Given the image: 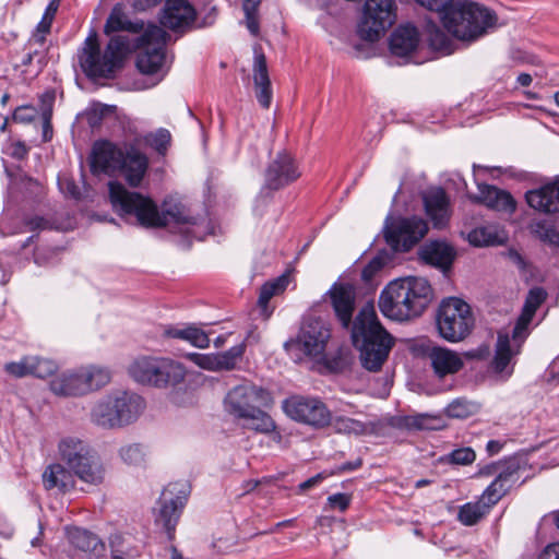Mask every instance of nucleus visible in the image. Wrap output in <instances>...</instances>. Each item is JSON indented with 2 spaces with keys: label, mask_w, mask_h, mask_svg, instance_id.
I'll return each instance as SVG.
<instances>
[{
  "label": "nucleus",
  "mask_w": 559,
  "mask_h": 559,
  "mask_svg": "<svg viewBox=\"0 0 559 559\" xmlns=\"http://www.w3.org/2000/svg\"><path fill=\"white\" fill-rule=\"evenodd\" d=\"M436 418L427 414L395 415L388 419V426L401 431L433 430Z\"/></svg>",
  "instance_id": "nucleus-35"
},
{
  "label": "nucleus",
  "mask_w": 559,
  "mask_h": 559,
  "mask_svg": "<svg viewBox=\"0 0 559 559\" xmlns=\"http://www.w3.org/2000/svg\"><path fill=\"white\" fill-rule=\"evenodd\" d=\"M285 414L295 421L314 429L330 426L332 414L319 397L294 395L283 403Z\"/></svg>",
  "instance_id": "nucleus-11"
},
{
  "label": "nucleus",
  "mask_w": 559,
  "mask_h": 559,
  "mask_svg": "<svg viewBox=\"0 0 559 559\" xmlns=\"http://www.w3.org/2000/svg\"><path fill=\"white\" fill-rule=\"evenodd\" d=\"M419 33L413 25H400L390 37V50L394 56L407 57L416 50Z\"/></svg>",
  "instance_id": "nucleus-30"
},
{
  "label": "nucleus",
  "mask_w": 559,
  "mask_h": 559,
  "mask_svg": "<svg viewBox=\"0 0 559 559\" xmlns=\"http://www.w3.org/2000/svg\"><path fill=\"white\" fill-rule=\"evenodd\" d=\"M300 175L295 158L287 152H280L266 168L264 187L280 190L296 181Z\"/></svg>",
  "instance_id": "nucleus-17"
},
{
  "label": "nucleus",
  "mask_w": 559,
  "mask_h": 559,
  "mask_svg": "<svg viewBox=\"0 0 559 559\" xmlns=\"http://www.w3.org/2000/svg\"><path fill=\"white\" fill-rule=\"evenodd\" d=\"M197 21V10L188 0H166L159 12V23L177 35L190 32Z\"/></svg>",
  "instance_id": "nucleus-15"
},
{
  "label": "nucleus",
  "mask_w": 559,
  "mask_h": 559,
  "mask_svg": "<svg viewBox=\"0 0 559 559\" xmlns=\"http://www.w3.org/2000/svg\"><path fill=\"white\" fill-rule=\"evenodd\" d=\"M530 231L538 239L550 245H559V233L548 219H535L528 226Z\"/></svg>",
  "instance_id": "nucleus-45"
},
{
  "label": "nucleus",
  "mask_w": 559,
  "mask_h": 559,
  "mask_svg": "<svg viewBox=\"0 0 559 559\" xmlns=\"http://www.w3.org/2000/svg\"><path fill=\"white\" fill-rule=\"evenodd\" d=\"M245 353V344H238L217 354L190 353L187 358L202 369L211 371L231 370Z\"/></svg>",
  "instance_id": "nucleus-19"
},
{
  "label": "nucleus",
  "mask_w": 559,
  "mask_h": 559,
  "mask_svg": "<svg viewBox=\"0 0 559 559\" xmlns=\"http://www.w3.org/2000/svg\"><path fill=\"white\" fill-rule=\"evenodd\" d=\"M546 292L540 287L532 288L525 299L524 307L521 316L519 317L513 331L512 338L518 341L519 338L525 340L528 335V324L533 320V317L539 306L546 299Z\"/></svg>",
  "instance_id": "nucleus-26"
},
{
  "label": "nucleus",
  "mask_w": 559,
  "mask_h": 559,
  "mask_svg": "<svg viewBox=\"0 0 559 559\" xmlns=\"http://www.w3.org/2000/svg\"><path fill=\"white\" fill-rule=\"evenodd\" d=\"M119 456L128 465L141 466L145 462L146 450L141 443H129L119 449Z\"/></svg>",
  "instance_id": "nucleus-48"
},
{
  "label": "nucleus",
  "mask_w": 559,
  "mask_h": 559,
  "mask_svg": "<svg viewBox=\"0 0 559 559\" xmlns=\"http://www.w3.org/2000/svg\"><path fill=\"white\" fill-rule=\"evenodd\" d=\"M110 556L127 554L132 555V550L136 548L126 543V537L120 533H115L109 536Z\"/></svg>",
  "instance_id": "nucleus-55"
},
{
  "label": "nucleus",
  "mask_w": 559,
  "mask_h": 559,
  "mask_svg": "<svg viewBox=\"0 0 559 559\" xmlns=\"http://www.w3.org/2000/svg\"><path fill=\"white\" fill-rule=\"evenodd\" d=\"M51 24H52L51 21H47V20H44V17H41L40 22L38 23V25L36 27V32L33 34L32 38L28 41V45L29 46L38 45L40 47L44 46L45 40H46V35L50 32Z\"/></svg>",
  "instance_id": "nucleus-58"
},
{
  "label": "nucleus",
  "mask_w": 559,
  "mask_h": 559,
  "mask_svg": "<svg viewBox=\"0 0 559 559\" xmlns=\"http://www.w3.org/2000/svg\"><path fill=\"white\" fill-rule=\"evenodd\" d=\"M123 151L106 140L95 142L91 156L92 171L95 174H112L118 171L119 167H121Z\"/></svg>",
  "instance_id": "nucleus-20"
},
{
  "label": "nucleus",
  "mask_w": 559,
  "mask_h": 559,
  "mask_svg": "<svg viewBox=\"0 0 559 559\" xmlns=\"http://www.w3.org/2000/svg\"><path fill=\"white\" fill-rule=\"evenodd\" d=\"M352 501V497L348 493H334L328 497V504L331 509L340 510L344 512L348 509Z\"/></svg>",
  "instance_id": "nucleus-59"
},
{
  "label": "nucleus",
  "mask_w": 559,
  "mask_h": 559,
  "mask_svg": "<svg viewBox=\"0 0 559 559\" xmlns=\"http://www.w3.org/2000/svg\"><path fill=\"white\" fill-rule=\"evenodd\" d=\"M114 403L121 427L134 421L145 407L144 400L140 395L129 392L114 395Z\"/></svg>",
  "instance_id": "nucleus-32"
},
{
  "label": "nucleus",
  "mask_w": 559,
  "mask_h": 559,
  "mask_svg": "<svg viewBox=\"0 0 559 559\" xmlns=\"http://www.w3.org/2000/svg\"><path fill=\"white\" fill-rule=\"evenodd\" d=\"M58 451L60 459L81 481L91 486H98L104 481L105 467L84 441L74 437L63 438L58 444Z\"/></svg>",
  "instance_id": "nucleus-6"
},
{
  "label": "nucleus",
  "mask_w": 559,
  "mask_h": 559,
  "mask_svg": "<svg viewBox=\"0 0 559 559\" xmlns=\"http://www.w3.org/2000/svg\"><path fill=\"white\" fill-rule=\"evenodd\" d=\"M50 391L58 396H81L86 393L81 368L66 371L49 383Z\"/></svg>",
  "instance_id": "nucleus-29"
},
{
  "label": "nucleus",
  "mask_w": 559,
  "mask_h": 559,
  "mask_svg": "<svg viewBox=\"0 0 559 559\" xmlns=\"http://www.w3.org/2000/svg\"><path fill=\"white\" fill-rule=\"evenodd\" d=\"M511 344V337L507 332H498L495 355L490 362L491 371L502 381L508 380L514 369V358L520 354L524 340L519 338Z\"/></svg>",
  "instance_id": "nucleus-16"
},
{
  "label": "nucleus",
  "mask_w": 559,
  "mask_h": 559,
  "mask_svg": "<svg viewBox=\"0 0 559 559\" xmlns=\"http://www.w3.org/2000/svg\"><path fill=\"white\" fill-rule=\"evenodd\" d=\"M520 462L516 459H508L504 469H501L491 484L479 497L491 509L519 480Z\"/></svg>",
  "instance_id": "nucleus-18"
},
{
  "label": "nucleus",
  "mask_w": 559,
  "mask_h": 559,
  "mask_svg": "<svg viewBox=\"0 0 559 559\" xmlns=\"http://www.w3.org/2000/svg\"><path fill=\"white\" fill-rule=\"evenodd\" d=\"M148 168V158L135 144L124 146L121 167L118 171L123 175L131 187H138Z\"/></svg>",
  "instance_id": "nucleus-21"
},
{
  "label": "nucleus",
  "mask_w": 559,
  "mask_h": 559,
  "mask_svg": "<svg viewBox=\"0 0 559 559\" xmlns=\"http://www.w3.org/2000/svg\"><path fill=\"white\" fill-rule=\"evenodd\" d=\"M262 0H242V10L245 12V24L250 34L257 37L260 33L259 5Z\"/></svg>",
  "instance_id": "nucleus-49"
},
{
  "label": "nucleus",
  "mask_w": 559,
  "mask_h": 559,
  "mask_svg": "<svg viewBox=\"0 0 559 559\" xmlns=\"http://www.w3.org/2000/svg\"><path fill=\"white\" fill-rule=\"evenodd\" d=\"M467 239L475 247H488L503 243L506 237L496 225H486L471 230Z\"/></svg>",
  "instance_id": "nucleus-40"
},
{
  "label": "nucleus",
  "mask_w": 559,
  "mask_h": 559,
  "mask_svg": "<svg viewBox=\"0 0 559 559\" xmlns=\"http://www.w3.org/2000/svg\"><path fill=\"white\" fill-rule=\"evenodd\" d=\"M37 116V109L32 105L19 106L12 116L14 122L31 123Z\"/></svg>",
  "instance_id": "nucleus-57"
},
{
  "label": "nucleus",
  "mask_w": 559,
  "mask_h": 559,
  "mask_svg": "<svg viewBox=\"0 0 559 559\" xmlns=\"http://www.w3.org/2000/svg\"><path fill=\"white\" fill-rule=\"evenodd\" d=\"M421 7L439 13L443 27L457 40L471 44L498 27L495 11L473 1L415 0Z\"/></svg>",
  "instance_id": "nucleus-2"
},
{
  "label": "nucleus",
  "mask_w": 559,
  "mask_h": 559,
  "mask_svg": "<svg viewBox=\"0 0 559 559\" xmlns=\"http://www.w3.org/2000/svg\"><path fill=\"white\" fill-rule=\"evenodd\" d=\"M289 283V275L283 274L277 278L266 282L260 289L258 304L260 307L265 308L271 298L285 290Z\"/></svg>",
  "instance_id": "nucleus-47"
},
{
  "label": "nucleus",
  "mask_w": 559,
  "mask_h": 559,
  "mask_svg": "<svg viewBox=\"0 0 559 559\" xmlns=\"http://www.w3.org/2000/svg\"><path fill=\"white\" fill-rule=\"evenodd\" d=\"M425 210L437 228L444 227L450 218V200L445 191L438 187L431 188L423 195Z\"/></svg>",
  "instance_id": "nucleus-22"
},
{
  "label": "nucleus",
  "mask_w": 559,
  "mask_h": 559,
  "mask_svg": "<svg viewBox=\"0 0 559 559\" xmlns=\"http://www.w3.org/2000/svg\"><path fill=\"white\" fill-rule=\"evenodd\" d=\"M157 388L177 385L185 381L187 370L180 362L169 357H160Z\"/></svg>",
  "instance_id": "nucleus-37"
},
{
  "label": "nucleus",
  "mask_w": 559,
  "mask_h": 559,
  "mask_svg": "<svg viewBox=\"0 0 559 559\" xmlns=\"http://www.w3.org/2000/svg\"><path fill=\"white\" fill-rule=\"evenodd\" d=\"M326 295L338 322L343 328L350 329L353 343L360 352L362 367L371 372L379 371L388 359L394 338L381 325L373 305H365L353 321L356 305L354 286L334 283Z\"/></svg>",
  "instance_id": "nucleus-1"
},
{
  "label": "nucleus",
  "mask_w": 559,
  "mask_h": 559,
  "mask_svg": "<svg viewBox=\"0 0 559 559\" xmlns=\"http://www.w3.org/2000/svg\"><path fill=\"white\" fill-rule=\"evenodd\" d=\"M160 1L162 0H127L131 8L136 12L147 11L159 4Z\"/></svg>",
  "instance_id": "nucleus-62"
},
{
  "label": "nucleus",
  "mask_w": 559,
  "mask_h": 559,
  "mask_svg": "<svg viewBox=\"0 0 559 559\" xmlns=\"http://www.w3.org/2000/svg\"><path fill=\"white\" fill-rule=\"evenodd\" d=\"M428 357L435 373L439 378H444L448 374H454L464 366V361L460 354L445 347H432L428 353Z\"/></svg>",
  "instance_id": "nucleus-28"
},
{
  "label": "nucleus",
  "mask_w": 559,
  "mask_h": 559,
  "mask_svg": "<svg viewBox=\"0 0 559 559\" xmlns=\"http://www.w3.org/2000/svg\"><path fill=\"white\" fill-rule=\"evenodd\" d=\"M527 204L540 213L559 212V180L546 183L525 193Z\"/></svg>",
  "instance_id": "nucleus-24"
},
{
  "label": "nucleus",
  "mask_w": 559,
  "mask_h": 559,
  "mask_svg": "<svg viewBox=\"0 0 559 559\" xmlns=\"http://www.w3.org/2000/svg\"><path fill=\"white\" fill-rule=\"evenodd\" d=\"M474 408L473 403L464 399H456L447 406L445 413L452 418H466L473 414Z\"/></svg>",
  "instance_id": "nucleus-53"
},
{
  "label": "nucleus",
  "mask_w": 559,
  "mask_h": 559,
  "mask_svg": "<svg viewBox=\"0 0 559 559\" xmlns=\"http://www.w3.org/2000/svg\"><path fill=\"white\" fill-rule=\"evenodd\" d=\"M43 484L47 490L56 489L59 492H68L75 486L73 472L60 463H53L43 473Z\"/></svg>",
  "instance_id": "nucleus-31"
},
{
  "label": "nucleus",
  "mask_w": 559,
  "mask_h": 559,
  "mask_svg": "<svg viewBox=\"0 0 559 559\" xmlns=\"http://www.w3.org/2000/svg\"><path fill=\"white\" fill-rule=\"evenodd\" d=\"M243 428L259 433H270L275 430V423L272 417L260 408V405L253 409L243 419Z\"/></svg>",
  "instance_id": "nucleus-43"
},
{
  "label": "nucleus",
  "mask_w": 559,
  "mask_h": 559,
  "mask_svg": "<svg viewBox=\"0 0 559 559\" xmlns=\"http://www.w3.org/2000/svg\"><path fill=\"white\" fill-rule=\"evenodd\" d=\"M490 510L488 504L478 498L476 501L466 502L459 508L457 520L465 526H473L485 519Z\"/></svg>",
  "instance_id": "nucleus-41"
},
{
  "label": "nucleus",
  "mask_w": 559,
  "mask_h": 559,
  "mask_svg": "<svg viewBox=\"0 0 559 559\" xmlns=\"http://www.w3.org/2000/svg\"><path fill=\"white\" fill-rule=\"evenodd\" d=\"M270 394L261 386L242 383L233 388L226 395L224 405L226 412L237 419H243L259 405L265 404Z\"/></svg>",
  "instance_id": "nucleus-14"
},
{
  "label": "nucleus",
  "mask_w": 559,
  "mask_h": 559,
  "mask_svg": "<svg viewBox=\"0 0 559 559\" xmlns=\"http://www.w3.org/2000/svg\"><path fill=\"white\" fill-rule=\"evenodd\" d=\"M160 357L142 356L129 366L130 377L142 384L156 386L159 372Z\"/></svg>",
  "instance_id": "nucleus-34"
},
{
  "label": "nucleus",
  "mask_w": 559,
  "mask_h": 559,
  "mask_svg": "<svg viewBox=\"0 0 559 559\" xmlns=\"http://www.w3.org/2000/svg\"><path fill=\"white\" fill-rule=\"evenodd\" d=\"M331 338V328L324 320L307 316L304 318L295 344L306 356L322 360Z\"/></svg>",
  "instance_id": "nucleus-12"
},
{
  "label": "nucleus",
  "mask_w": 559,
  "mask_h": 559,
  "mask_svg": "<svg viewBox=\"0 0 559 559\" xmlns=\"http://www.w3.org/2000/svg\"><path fill=\"white\" fill-rule=\"evenodd\" d=\"M428 231V225L425 219L412 216L400 217L386 225L384 237L386 243L395 251H408Z\"/></svg>",
  "instance_id": "nucleus-13"
},
{
  "label": "nucleus",
  "mask_w": 559,
  "mask_h": 559,
  "mask_svg": "<svg viewBox=\"0 0 559 559\" xmlns=\"http://www.w3.org/2000/svg\"><path fill=\"white\" fill-rule=\"evenodd\" d=\"M395 19L394 0H366L358 24L359 36L365 40L376 41L394 24Z\"/></svg>",
  "instance_id": "nucleus-9"
},
{
  "label": "nucleus",
  "mask_w": 559,
  "mask_h": 559,
  "mask_svg": "<svg viewBox=\"0 0 559 559\" xmlns=\"http://www.w3.org/2000/svg\"><path fill=\"white\" fill-rule=\"evenodd\" d=\"M144 22L141 20L131 21L128 19V16L124 14L122 9L120 7H115L112 11L110 12L105 27L104 32L109 35L115 32H130V33H140L141 31L144 32Z\"/></svg>",
  "instance_id": "nucleus-39"
},
{
  "label": "nucleus",
  "mask_w": 559,
  "mask_h": 559,
  "mask_svg": "<svg viewBox=\"0 0 559 559\" xmlns=\"http://www.w3.org/2000/svg\"><path fill=\"white\" fill-rule=\"evenodd\" d=\"M383 267V262L380 258H373L369 263L362 269L361 277L364 281H371L372 277Z\"/></svg>",
  "instance_id": "nucleus-60"
},
{
  "label": "nucleus",
  "mask_w": 559,
  "mask_h": 559,
  "mask_svg": "<svg viewBox=\"0 0 559 559\" xmlns=\"http://www.w3.org/2000/svg\"><path fill=\"white\" fill-rule=\"evenodd\" d=\"M473 200L488 209L508 214H512L516 207L513 197L508 191L490 185H479L478 194Z\"/></svg>",
  "instance_id": "nucleus-25"
},
{
  "label": "nucleus",
  "mask_w": 559,
  "mask_h": 559,
  "mask_svg": "<svg viewBox=\"0 0 559 559\" xmlns=\"http://www.w3.org/2000/svg\"><path fill=\"white\" fill-rule=\"evenodd\" d=\"M70 545L88 556L90 559H99L106 551L105 543L94 533L81 527H66Z\"/></svg>",
  "instance_id": "nucleus-23"
},
{
  "label": "nucleus",
  "mask_w": 559,
  "mask_h": 559,
  "mask_svg": "<svg viewBox=\"0 0 559 559\" xmlns=\"http://www.w3.org/2000/svg\"><path fill=\"white\" fill-rule=\"evenodd\" d=\"M91 421L102 428H120L114 395H107L95 402L90 412Z\"/></svg>",
  "instance_id": "nucleus-33"
},
{
  "label": "nucleus",
  "mask_w": 559,
  "mask_h": 559,
  "mask_svg": "<svg viewBox=\"0 0 559 559\" xmlns=\"http://www.w3.org/2000/svg\"><path fill=\"white\" fill-rule=\"evenodd\" d=\"M189 493L190 490L187 483L176 481L168 484L159 497V508L155 523L164 528L169 540H173L175 537L176 526Z\"/></svg>",
  "instance_id": "nucleus-10"
},
{
  "label": "nucleus",
  "mask_w": 559,
  "mask_h": 559,
  "mask_svg": "<svg viewBox=\"0 0 559 559\" xmlns=\"http://www.w3.org/2000/svg\"><path fill=\"white\" fill-rule=\"evenodd\" d=\"M28 358L23 356L19 361H10L4 365V371L14 378H24L29 376Z\"/></svg>",
  "instance_id": "nucleus-56"
},
{
  "label": "nucleus",
  "mask_w": 559,
  "mask_h": 559,
  "mask_svg": "<svg viewBox=\"0 0 559 559\" xmlns=\"http://www.w3.org/2000/svg\"><path fill=\"white\" fill-rule=\"evenodd\" d=\"M538 559H559V544L548 545Z\"/></svg>",
  "instance_id": "nucleus-64"
},
{
  "label": "nucleus",
  "mask_w": 559,
  "mask_h": 559,
  "mask_svg": "<svg viewBox=\"0 0 559 559\" xmlns=\"http://www.w3.org/2000/svg\"><path fill=\"white\" fill-rule=\"evenodd\" d=\"M109 199L114 210L126 221L135 219L143 227H166L194 225L195 218L190 216L180 203H164V210L158 211L157 205L148 197L138 192L128 191L120 182L108 183Z\"/></svg>",
  "instance_id": "nucleus-3"
},
{
  "label": "nucleus",
  "mask_w": 559,
  "mask_h": 559,
  "mask_svg": "<svg viewBox=\"0 0 559 559\" xmlns=\"http://www.w3.org/2000/svg\"><path fill=\"white\" fill-rule=\"evenodd\" d=\"M80 368L84 385L86 386V393L96 391L107 385L111 380V372L106 367L90 365L82 366Z\"/></svg>",
  "instance_id": "nucleus-42"
},
{
  "label": "nucleus",
  "mask_w": 559,
  "mask_h": 559,
  "mask_svg": "<svg viewBox=\"0 0 559 559\" xmlns=\"http://www.w3.org/2000/svg\"><path fill=\"white\" fill-rule=\"evenodd\" d=\"M170 35L156 24H148L138 39L141 49L136 57V68L146 75H158L163 71L165 48Z\"/></svg>",
  "instance_id": "nucleus-8"
},
{
  "label": "nucleus",
  "mask_w": 559,
  "mask_h": 559,
  "mask_svg": "<svg viewBox=\"0 0 559 559\" xmlns=\"http://www.w3.org/2000/svg\"><path fill=\"white\" fill-rule=\"evenodd\" d=\"M428 43L432 50L443 56L451 55L455 48L449 36L436 25L428 27Z\"/></svg>",
  "instance_id": "nucleus-46"
},
{
  "label": "nucleus",
  "mask_w": 559,
  "mask_h": 559,
  "mask_svg": "<svg viewBox=\"0 0 559 559\" xmlns=\"http://www.w3.org/2000/svg\"><path fill=\"white\" fill-rule=\"evenodd\" d=\"M29 376L46 379L55 374L59 368L58 364L50 359L40 356H27Z\"/></svg>",
  "instance_id": "nucleus-44"
},
{
  "label": "nucleus",
  "mask_w": 559,
  "mask_h": 559,
  "mask_svg": "<svg viewBox=\"0 0 559 559\" xmlns=\"http://www.w3.org/2000/svg\"><path fill=\"white\" fill-rule=\"evenodd\" d=\"M170 133L166 129H158L156 132H151L145 135V142L157 151L159 154H164L170 143Z\"/></svg>",
  "instance_id": "nucleus-52"
},
{
  "label": "nucleus",
  "mask_w": 559,
  "mask_h": 559,
  "mask_svg": "<svg viewBox=\"0 0 559 559\" xmlns=\"http://www.w3.org/2000/svg\"><path fill=\"white\" fill-rule=\"evenodd\" d=\"M475 324L472 309L464 300L450 297L443 299L436 314L439 335L450 342L457 343L466 338Z\"/></svg>",
  "instance_id": "nucleus-7"
},
{
  "label": "nucleus",
  "mask_w": 559,
  "mask_h": 559,
  "mask_svg": "<svg viewBox=\"0 0 559 559\" xmlns=\"http://www.w3.org/2000/svg\"><path fill=\"white\" fill-rule=\"evenodd\" d=\"M330 425L336 433L356 437L371 435L376 429L373 423H364L343 415L332 417Z\"/></svg>",
  "instance_id": "nucleus-38"
},
{
  "label": "nucleus",
  "mask_w": 559,
  "mask_h": 559,
  "mask_svg": "<svg viewBox=\"0 0 559 559\" xmlns=\"http://www.w3.org/2000/svg\"><path fill=\"white\" fill-rule=\"evenodd\" d=\"M508 460L503 462H497L488 464L479 469L480 476H493L498 475L501 469H504V466L507 465Z\"/></svg>",
  "instance_id": "nucleus-63"
},
{
  "label": "nucleus",
  "mask_w": 559,
  "mask_h": 559,
  "mask_svg": "<svg viewBox=\"0 0 559 559\" xmlns=\"http://www.w3.org/2000/svg\"><path fill=\"white\" fill-rule=\"evenodd\" d=\"M252 72L258 103L263 108L267 109L271 106L273 93L266 66V58L263 52L255 51Z\"/></svg>",
  "instance_id": "nucleus-27"
},
{
  "label": "nucleus",
  "mask_w": 559,
  "mask_h": 559,
  "mask_svg": "<svg viewBox=\"0 0 559 559\" xmlns=\"http://www.w3.org/2000/svg\"><path fill=\"white\" fill-rule=\"evenodd\" d=\"M183 341L199 348H206L210 345L209 335L202 329L194 325L185 326Z\"/></svg>",
  "instance_id": "nucleus-54"
},
{
  "label": "nucleus",
  "mask_w": 559,
  "mask_h": 559,
  "mask_svg": "<svg viewBox=\"0 0 559 559\" xmlns=\"http://www.w3.org/2000/svg\"><path fill=\"white\" fill-rule=\"evenodd\" d=\"M432 300L429 282L408 276L390 282L381 292L378 305L384 317L402 322L421 316Z\"/></svg>",
  "instance_id": "nucleus-4"
},
{
  "label": "nucleus",
  "mask_w": 559,
  "mask_h": 559,
  "mask_svg": "<svg viewBox=\"0 0 559 559\" xmlns=\"http://www.w3.org/2000/svg\"><path fill=\"white\" fill-rule=\"evenodd\" d=\"M475 460L476 453L469 447L454 449L441 457V462L451 465H469Z\"/></svg>",
  "instance_id": "nucleus-51"
},
{
  "label": "nucleus",
  "mask_w": 559,
  "mask_h": 559,
  "mask_svg": "<svg viewBox=\"0 0 559 559\" xmlns=\"http://www.w3.org/2000/svg\"><path fill=\"white\" fill-rule=\"evenodd\" d=\"M420 257L426 263L447 270L453 262L454 252L449 245L433 241L420 250Z\"/></svg>",
  "instance_id": "nucleus-36"
},
{
  "label": "nucleus",
  "mask_w": 559,
  "mask_h": 559,
  "mask_svg": "<svg viewBox=\"0 0 559 559\" xmlns=\"http://www.w3.org/2000/svg\"><path fill=\"white\" fill-rule=\"evenodd\" d=\"M131 50L127 36L116 35L110 38L102 52L96 32H91L79 51V63L91 79H110L122 68L123 59Z\"/></svg>",
  "instance_id": "nucleus-5"
},
{
  "label": "nucleus",
  "mask_w": 559,
  "mask_h": 559,
  "mask_svg": "<svg viewBox=\"0 0 559 559\" xmlns=\"http://www.w3.org/2000/svg\"><path fill=\"white\" fill-rule=\"evenodd\" d=\"M40 100L45 106L43 110V140L44 142H48L52 138V126H51V116H52V103L55 100L53 92H46L41 95Z\"/></svg>",
  "instance_id": "nucleus-50"
},
{
  "label": "nucleus",
  "mask_w": 559,
  "mask_h": 559,
  "mask_svg": "<svg viewBox=\"0 0 559 559\" xmlns=\"http://www.w3.org/2000/svg\"><path fill=\"white\" fill-rule=\"evenodd\" d=\"M490 354V346L488 344H481L477 348L465 352L464 356L467 359L485 360L489 358Z\"/></svg>",
  "instance_id": "nucleus-61"
}]
</instances>
